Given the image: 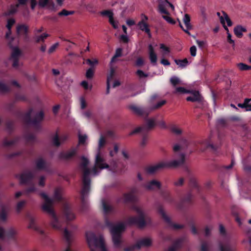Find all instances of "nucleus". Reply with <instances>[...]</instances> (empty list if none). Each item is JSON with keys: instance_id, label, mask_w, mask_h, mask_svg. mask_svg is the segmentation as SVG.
<instances>
[{"instance_id": "f257e3e1", "label": "nucleus", "mask_w": 251, "mask_h": 251, "mask_svg": "<svg viewBox=\"0 0 251 251\" xmlns=\"http://www.w3.org/2000/svg\"><path fill=\"white\" fill-rule=\"evenodd\" d=\"M81 166L83 169L82 186L80 191L81 209L82 211L85 210L88 206L87 197L90 191L91 179L89 176L91 173L90 170L87 167L89 160L82 156L81 158Z\"/></svg>"}, {"instance_id": "f03ea898", "label": "nucleus", "mask_w": 251, "mask_h": 251, "mask_svg": "<svg viewBox=\"0 0 251 251\" xmlns=\"http://www.w3.org/2000/svg\"><path fill=\"white\" fill-rule=\"evenodd\" d=\"M40 196L44 199L45 202L42 205V209L47 212L50 216V223L52 227L57 230H60L61 228V225L59 222L56 214L52 208L53 200L49 198L45 193H41Z\"/></svg>"}, {"instance_id": "7ed1b4c3", "label": "nucleus", "mask_w": 251, "mask_h": 251, "mask_svg": "<svg viewBox=\"0 0 251 251\" xmlns=\"http://www.w3.org/2000/svg\"><path fill=\"white\" fill-rule=\"evenodd\" d=\"M105 225L110 228L114 246L117 248H120L122 243L121 239L122 233L126 228L124 224L120 223L117 225H114L111 222L106 218L105 220Z\"/></svg>"}, {"instance_id": "20e7f679", "label": "nucleus", "mask_w": 251, "mask_h": 251, "mask_svg": "<svg viewBox=\"0 0 251 251\" xmlns=\"http://www.w3.org/2000/svg\"><path fill=\"white\" fill-rule=\"evenodd\" d=\"M185 161V155L180 154V158L179 160H174L170 161L161 162L158 164L147 167L145 169L146 172L150 175H152L159 170L164 168H176L182 165Z\"/></svg>"}, {"instance_id": "39448f33", "label": "nucleus", "mask_w": 251, "mask_h": 251, "mask_svg": "<svg viewBox=\"0 0 251 251\" xmlns=\"http://www.w3.org/2000/svg\"><path fill=\"white\" fill-rule=\"evenodd\" d=\"M134 210L138 214V216H131L127 219L126 223L127 226H136L139 228L145 227L147 223L151 222V219L147 216L143 211L139 207L134 206Z\"/></svg>"}, {"instance_id": "423d86ee", "label": "nucleus", "mask_w": 251, "mask_h": 251, "mask_svg": "<svg viewBox=\"0 0 251 251\" xmlns=\"http://www.w3.org/2000/svg\"><path fill=\"white\" fill-rule=\"evenodd\" d=\"M32 111L33 109L30 108L25 114L23 117L24 121L27 125L32 126L36 131H40L42 129L41 123L45 117L44 113L41 110L36 113L33 118H31Z\"/></svg>"}, {"instance_id": "0eeeda50", "label": "nucleus", "mask_w": 251, "mask_h": 251, "mask_svg": "<svg viewBox=\"0 0 251 251\" xmlns=\"http://www.w3.org/2000/svg\"><path fill=\"white\" fill-rule=\"evenodd\" d=\"M16 177L20 179L21 184H28L31 185L30 187L26 189V194L35 192L36 190V188L32 182V180L35 177V175L32 172L30 171H25L21 174L17 175Z\"/></svg>"}, {"instance_id": "6e6552de", "label": "nucleus", "mask_w": 251, "mask_h": 251, "mask_svg": "<svg viewBox=\"0 0 251 251\" xmlns=\"http://www.w3.org/2000/svg\"><path fill=\"white\" fill-rule=\"evenodd\" d=\"M86 237L88 246L90 248L94 246L100 249L101 251H107L103 237L101 236L98 237L94 233L87 231L86 232Z\"/></svg>"}, {"instance_id": "1a4fd4ad", "label": "nucleus", "mask_w": 251, "mask_h": 251, "mask_svg": "<svg viewBox=\"0 0 251 251\" xmlns=\"http://www.w3.org/2000/svg\"><path fill=\"white\" fill-rule=\"evenodd\" d=\"M77 152L78 149L77 148L72 147L69 150L60 152L58 157L60 160L67 162L70 161L76 156Z\"/></svg>"}, {"instance_id": "9d476101", "label": "nucleus", "mask_w": 251, "mask_h": 251, "mask_svg": "<svg viewBox=\"0 0 251 251\" xmlns=\"http://www.w3.org/2000/svg\"><path fill=\"white\" fill-rule=\"evenodd\" d=\"M193 144L197 148H199V145H201L202 147L200 148V150L202 151L206 149H210L213 151H216L219 148V146L217 145H214L211 143L210 138L204 141H201L198 143L193 142Z\"/></svg>"}, {"instance_id": "9b49d317", "label": "nucleus", "mask_w": 251, "mask_h": 251, "mask_svg": "<svg viewBox=\"0 0 251 251\" xmlns=\"http://www.w3.org/2000/svg\"><path fill=\"white\" fill-rule=\"evenodd\" d=\"M155 124L153 120H148L146 125L143 126L141 127H138L134 130L130 132L129 135H132L135 133L139 132L141 133H148L150 130L154 126Z\"/></svg>"}, {"instance_id": "f8f14e48", "label": "nucleus", "mask_w": 251, "mask_h": 251, "mask_svg": "<svg viewBox=\"0 0 251 251\" xmlns=\"http://www.w3.org/2000/svg\"><path fill=\"white\" fill-rule=\"evenodd\" d=\"M62 212L64 217L67 221H71L75 219V215L72 207L67 203L63 204Z\"/></svg>"}, {"instance_id": "ddd939ff", "label": "nucleus", "mask_w": 251, "mask_h": 251, "mask_svg": "<svg viewBox=\"0 0 251 251\" xmlns=\"http://www.w3.org/2000/svg\"><path fill=\"white\" fill-rule=\"evenodd\" d=\"M158 211L159 213L162 216V217L164 221L169 225V226L175 229H178L182 228L184 227L183 225H179L177 224H174L168 217L165 212H164L163 208L161 206H159L158 208Z\"/></svg>"}, {"instance_id": "4468645a", "label": "nucleus", "mask_w": 251, "mask_h": 251, "mask_svg": "<svg viewBox=\"0 0 251 251\" xmlns=\"http://www.w3.org/2000/svg\"><path fill=\"white\" fill-rule=\"evenodd\" d=\"M29 27L25 24L18 25L16 27V32L19 36H22L25 41H28Z\"/></svg>"}, {"instance_id": "2eb2a0df", "label": "nucleus", "mask_w": 251, "mask_h": 251, "mask_svg": "<svg viewBox=\"0 0 251 251\" xmlns=\"http://www.w3.org/2000/svg\"><path fill=\"white\" fill-rule=\"evenodd\" d=\"M22 54L21 50L18 47H14L11 54L10 59L12 60V66L17 68L19 66V57Z\"/></svg>"}, {"instance_id": "dca6fc26", "label": "nucleus", "mask_w": 251, "mask_h": 251, "mask_svg": "<svg viewBox=\"0 0 251 251\" xmlns=\"http://www.w3.org/2000/svg\"><path fill=\"white\" fill-rule=\"evenodd\" d=\"M95 165L100 169L109 168V165L105 162L104 159L101 156L100 151H98L96 156Z\"/></svg>"}, {"instance_id": "f3484780", "label": "nucleus", "mask_w": 251, "mask_h": 251, "mask_svg": "<svg viewBox=\"0 0 251 251\" xmlns=\"http://www.w3.org/2000/svg\"><path fill=\"white\" fill-rule=\"evenodd\" d=\"M183 242V238H178L173 242L172 245L166 251H177L182 248Z\"/></svg>"}, {"instance_id": "a211bd4d", "label": "nucleus", "mask_w": 251, "mask_h": 251, "mask_svg": "<svg viewBox=\"0 0 251 251\" xmlns=\"http://www.w3.org/2000/svg\"><path fill=\"white\" fill-rule=\"evenodd\" d=\"M219 247L220 251H236L235 246L228 240L224 243L220 242Z\"/></svg>"}, {"instance_id": "6ab92c4d", "label": "nucleus", "mask_w": 251, "mask_h": 251, "mask_svg": "<svg viewBox=\"0 0 251 251\" xmlns=\"http://www.w3.org/2000/svg\"><path fill=\"white\" fill-rule=\"evenodd\" d=\"M222 13L223 14V16L220 17V20L221 24L223 25L225 29L228 32V29L226 25V22L227 23V25L228 26H231L232 25V22L230 19L228 15L224 11H222Z\"/></svg>"}, {"instance_id": "aec40b11", "label": "nucleus", "mask_w": 251, "mask_h": 251, "mask_svg": "<svg viewBox=\"0 0 251 251\" xmlns=\"http://www.w3.org/2000/svg\"><path fill=\"white\" fill-rule=\"evenodd\" d=\"M151 240L149 238H143L138 241L135 244V246L137 249H140L142 247H149L151 245Z\"/></svg>"}, {"instance_id": "412c9836", "label": "nucleus", "mask_w": 251, "mask_h": 251, "mask_svg": "<svg viewBox=\"0 0 251 251\" xmlns=\"http://www.w3.org/2000/svg\"><path fill=\"white\" fill-rule=\"evenodd\" d=\"M135 193V190H132L131 192L125 194L123 196L124 202L125 203L136 202L137 198L134 194Z\"/></svg>"}, {"instance_id": "4be33fe9", "label": "nucleus", "mask_w": 251, "mask_h": 251, "mask_svg": "<svg viewBox=\"0 0 251 251\" xmlns=\"http://www.w3.org/2000/svg\"><path fill=\"white\" fill-rule=\"evenodd\" d=\"M35 166L36 169L37 170H47V164L46 161L42 157L37 158L35 160Z\"/></svg>"}, {"instance_id": "5701e85b", "label": "nucleus", "mask_w": 251, "mask_h": 251, "mask_svg": "<svg viewBox=\"0 0 251 251\" xmlns=\"http://www.w3.org/2000/svg\"><path fill=\"white\" fill-rule=\"evenodd\" d=\"M148 50H149V58L150 59L151 62L153 65H156L157 62V55L154 51V48L153 46L150 44L148 46Z\"/></svg>"}, {"instance_id": "b1692460", "label": "nucleus", "mask_w": 251, "mask_h": 251, "mask_svg": "<svg viewBox=\"0 0 251 251\" xmlns=\"http://www.w3.org/2000/svg\"><path fill=\"white\" fill-rule=\"evenodd\" d=\"M26 218L29 221L28 228L33 229L39 231L42 234H44V232L42 230H39L35 224V218L30 214L26 215Z\"/></svg>"}, {"instance_id": "393cba45", "label": "nucleus", "mask_w": 251, "mask_h": 251, "mask_svg": "<svg viewBox=\"0 0 251 251\" xmlns=\"http://www.w3.org/2000/svg\"><path fill=\"white\" fill-rule=\"evenodd\" d=\"M138 26L139 27V28L141 30L144 31L146 32L149 38H151V33L150 29L149 27L148 24L144 21L143 19H142L138 23Z\"/></svg>"}, {"instance_id": "a878e982", "label": "nucleus", "mask_w": 251, "mask_h": 251, "mask_svg": "<svg viewBox=\"0 0 251 251\" xmlns=\"http://www.w3.org/2000/svg\"><path fill=\"white\" fill-rule=\"evenodd\" d=\"M192 96L186 98L187 101L198 102H201L202 101V97L198 91L192 92Z\"/></svg>"}, {"instance_id": "bb28decb", "label": "nucleus", "mask_w": 251, "mask_h": 251, "mask_svg": "<svg viewBox=\"0 0 251 251\" xmlns=\"http://www.w3.org/2000/svg\"><path fill=\"white\" fill-rule=\"evenodd\" d=\"M145 187L148 190H153L155 188L160 189L161 183L156 180H152L145 185Z\"/></svg>"}, {"instance_id": "cd10ccee", "label": "nucleus", "mask_w": 251, "mask_h": 251, "mask_svg": "<svg viewBox=\"0 0 251 251\" xmlns=\"http://www.w3.org/2000/svg\"><path fill=\"white\" fill-rule=\"evenodd\" d=\"M193 196L191 192L188 193L181 199V202L183 205H191L193 203Z\"/></svg>"}, {"instance_id": "c85d7f7f", "label": "nucleus", "mask_w": 251, "mask_h": 251, "mask_svg": "<svg viewBox=\"0 0 251 251\" xmlns=\"http://www.w3.org/2000/svg\"><path fill=\"white\" fill-rule=\"evenodd\" d=\"M246 28L241 25H238L234 28V33L238 38H241L243 36V32H246Z\"/></svg>"}, {"instance_id": "c756f323", "label": "nucleus", "mask_w": 251, "mask_h": 251, "mask_svg": "<svg viewBox=\"0 0 251 251\" xmlns=\"http://www.w3.org/2000/svg\"><path fill=\"white\" fill-rule=\"evenodd\" d=\"M19 4H16L15 5H11L9 10L4 13L5 16H10L14 15L18 11V9L19 7Z\"/></svg>"}, {"instance_id": "7c9ffc66", "label": "nucleus", "mask_w": 251, "mask_h": 251, "mask_svg": "<svg viewBox=\"0 0 251 251\" xmlns=\"http://www.w3.org/2000/svg\"><path fill=\"white\" fill-rule=\"evenodd\" d=\"M20 140L19 137H16L13 139L8 141L5 138L3 141V146L4 147H8L15 145Z\"/></svg>"}, {"instance_id": "2f4dec72", "label": "nucleus", "mask_w": 251, "mask_h": 251, "mask_svg": "<svg viewBox=\"0 0 251 251\" xmlns=\"http://www.w3.org/2000/svg\"><path fill=\"white\" fill-rule=\"evenodd\" d=\"M189 185L191 188L196 189L199 193H200V188L198 186L197 181L195 178L193 177L190 178Z\"/></svg>"}, {"instance_id": "473e14b6", "label": "nucleus", "mask_w": 251, "mask_h": 251, "mask_svg": "<svg viewBox=\"0 0 251 251\" xmlns=\"http://www.w3.org/2000/svg\"><path fill=\"white\" fill-rule=\"evenodd\" d=\"M49 36V34L44 33L40 35H36L34 36V38L35 39V42L37 43H39L40 42L44 43L45 42V39Z\"/></svg>"}, {"instance_id": "72a5a7b5", "label": "nucleus", "mask_w": 251, "mask_h": 251, "mask_svg": "<svg viewBox=\"0 0 251 251\" xmlns=\"http://www.w3.org/2000/svg\"><path fill=\"white\" fill-rule=\"evenodd\" d=\"M53 198L54 200L61 201L63 200L62 196V190L60 188H56L54 191Z\"/></svg>"}, {"instance_id": "f704fd0d", "label": "nucleus", "mask_w": 251, "mask_h": 251, "mask_svg": "<svg viewBox=\"0 0 251 251\" xmlns=\"http://www.w3.org/2000/svg\"><path fill=\"white\" fill-rule=\"evenodd\" d=\"M129 108L137 115L141 116L144 114V111L142 108L135 105H131L129 106Z\"/></svg>"}, {"instance_id": "c9c22d12", "label": "nucleus", "mask_w": 251, "mask_h": 251, "mask_svg": "<svg viewBox=\"0 0 251 251\" xmlns=\"http://www.w3.org/2000/svg\"><path fill=\"white\" fill-rule=\"evenodd\" d=\"M183 22L188 29H191L192 26L190 24V16L188 14H185L183 18Z\"/></svg>"}, {"instance_id": "e433bc0d", "label": "nucleus", "mask_w": 251, "mask_h": 251, "mask_svg": "<svg viewBox=\"0 0 251 251\" xmlns=\"http://www.w3.org/2000/svg\"><path fill=\"white\" fill-rule=\"evenodd\" d=\"M7 219V211L4 205H2L0 211V221L5 222Z\"/></svg>"}, {"instance_id": "4c0bfd02", "label": "nucleus", "mask_w": 251, "mask_h": 251, "mask_svg": "<svg viewBox=\"0 0 251 251\" xmlns=\"http://www.w3.org/2000/svg\"><path fill=\"white\" fill-rule=\"evenodd\" d=\"M6 130L9 133H12L14 129V122L12 120H8L5 123Z\"/></svg>"}, {"instance_id": "58836bf2", "label": "nucleus", "mask_w": 251, "mask_h": 251, "mask_svg": "<svg viewBox=\"0 0 251 251\" xmlns=\"http://www.w3.org/2000/svg\"><path fill=\"white\" fill-rule=\"evenodd\" d=\"M175 63L182 68L185 67L188 64V61L187 58H184L183 60L176 59Z\"/></svg>"}, {"instance_id": "ea45409f", "label": "nucleus", "mask_w": 251, "mask_h": 251, "mask_svg": "<svg viewBox=\"0 0 251 251\" xmlns=\"http://www.w3.org/2000/svg\"><path fill=\"white\" fill-rule=\"evenodd\" d=\"M165 6L166 5L163 2H160L158 5L159 11L161 14L168 15L169 13L165 8Z\"/></svg>"}, {"instance_id": "a19ab883", "label": "nucleus", "mask_w": 251, "mask_h": 251, "mask_svg": "<svg viewBox=\"0 0 251 251\" xmlns=\"http://www.w3.org/2000/svg\"><path fill=\"white\" fill-rule=\"evenodd\" d=\"M237 67L240 71H247L251 70V66L247 65L243 63L237 64Z\"/></svg>"}, {"instance_id": "79ce46f5", "label": "nucleus", "mask_w": 251, "mask_h": 251, "mask_svg": "<svg viewBox=\"0 0 251 251\" xmlns=\"http://www.w3.org/2000/svg\"><path fill=\"white\" fill-rule=\"evenodd\" d=\"M74 13V11H68L65 9H63L60 12H58V15L60 17L67 16L70 15H73Z\"/></svg>"}, {"instance_id": "37998d69", "label": "nucleus", "mask_w": 251, "mask_h": 251, "mask_svg": "<svg viewBox=\"0 0 251 251\" xmlns=\"http://www.w3.org/2000/svg\"><path fill=\"white\" fill-rule=\"evenodd\" d=\"M24 137L27 143H32L35 139V135L32 133L25 134Z\"/></svg>"}, {"instance_id": "c03bdc74", "label": "nucleus", "mask_w": 251, "mask_h": 251, "mask_svg": "<svg viewBox=\"0 0 251 251\" xmlns=\"http://www.w3.org/2000/svg\"><path fill=\"white\" fill-rule=\"evenodd\" d=\"M102 207L103 211L105 214H107L113 210L112 207L107 204L104 201H102Z\"/></svg>"}, {"instance_id": "a18cd8bd", "label": "nucleus", "mask_w": 251, "mask_h": 251, "mask_svg": "<svg viewBox=\"0 0 251 251\" xmlns=\"http://www.w3.org/2000/svg\"><path fill=\"white\" fill-rule=\"evenodd\" d=\"M162 196L164 200L169 203H173L174 202V200L172 198L170 194L168 192H164L162 194Z\"/></svg>"}, {"instance_id": "49530a36", "label": "nucleus", "mask_w": 251, "mask_h": 251, "mask_svg": "<svg viewBox=\"0 0 251 251\" xmlns=\"http://www.w3.org/2000/svg\"><path fill=\"white\" fill-rule=\"evenodd\" d=\"M95 68H90L86 72L85 76L87 79H92L94 75Z\"/></svg>"}, {"instance_id": "de8ad7c7", "label": "nucleus", "mask_w": 251, "mask_h": 251, "mask_svg": "<svg viewBox=\"0 0 251 251\" xmlns=\"http://www.w3.org/2000/svg\"><path fill=\"white\" fill-rule=\"evenodd\" d=\"M5 233L8 239H14L16 234V231L14 229L10 228Z\"/></svg>"}, {"instance_id": "09e8293b", "label": "nucleus", "mask_w": 251, "mask_h": 251, "mask_svg": "<svg viewBox=\"0 0 251 251\" xmlns=\"http://www.w3.org/2000/svg\"><path fill=\"white\" fill-rule=\"evenodd\" d=\"M141 133L143 135V137H142V139L140 145L142 147H144L146 145V144L148 142V134H147L148 133L144 132V133Z\"/></svg>"}, {"instance_id": "8fccbe9b", "label": "nucleus", "mask_w": 251, "mask_h": 251, "mask_svg": "<svg viewBox=\"0 0 251 251\" xmlns=\"http://www.w3.org/2000/svg\"><path fill=\"white\" fill-rule=\"evenodd\" d=\"M0 91L2 92H9L10 89L6 84L0 82Z\"/></svg>"}, {"instance_id": "3c124183", "label": "nucleus", "mask_w": 251, "mask_h": 251, "mask_svg": "<svg viewBox=\"0 0 251 251\" xmlns=\"http://www.w3.org/2000/svg\"><path fill=\"white\" fill-rule=\"evenodd\" d=\"M86 10L92 13H96V9L94 5L92 3H88L85 5Z\"/></svg>"}, {"instance_id": "603ef678", "label": "nucleus", "mask_w": 251, "mask_h": 251, "mask_svg": "<svg viewBox=\"0 0 251 251\" xmlns=\"http://www.w3.org/2000/svg\"><path fill=\"white\" fill-rule=\"evenodd\" d=\"M25 203H26L25 201H21L17 203V206H16V210H17V212H18V213L20 212L21 210L24 207V206H25Z\"/></svg>"}, {"instance_id": "864d4df0", "label": "nucleus", "mask_w": 251, "mask_h": 251, "mask_svg": "<svg viewBox=\"0 0 251 251\" xmlns=\"http://www.w3.org/2000/svg\"><path fill=\"white\" fill-rule=\"evenodd\" d=\"M100 14L103 16H107L109 19L113 16V13L109 10H103L100 12Z\"/></svg>"}, {"instance_id": "5fc2aeb1", "label": "nucleus", "mask_w": 251, "mask_h": 251, "mask_svg": "<svg viewBox=\"0 0 251 251\" xmlns=\"http://www.w3.org/2000/svg\"><path fill=\"white\" fill-rule=\"evenodd\" d=\"M171 130L176 135H180L182 133V130L175 125L171 126Z\"/></svg>"}, {"instance_id": "6e6d98bb", "label": "nucleus", "mask_w": 251, "mask_h": 251, "mask_svg": "<svg viewBox=\"0 0 251 251\" xmlns=\"http://www.w3.org/2000/svg\"><path fill=\"white\" fill-rule=\"evenodd\" d=\"M176 92L180 93V94H187V93H189L190 92L189 90L186 89L184 87H178L176 88Z\"/></svg>"}, {"instance_id": "4d7b16f0", "label": "nucleus", "mask_w": 251, "mask_h": 251, "mask_svg": "<svg viewBox=\"0 0 251 251\" xmlns=\"http://www.w3.org/2000/svg\"><path fill=\"white\" fill-rule=\"evenodd\" d=\"M166 100H162L160 101H159L157 102L155 105L153 106L151 108L152 110L157 109L159 108L160 107H162L163 105H164L166 103Z\"/></svg>"}, {"instance_id": "13d9d810", "label": "nucleus", "mask_w": 251, "mask_h": 251, "mask_svg": "<svg viewBox=\"0 0 251 251\" xmlns=\"http://www.w3.org/2000/svg\"><path fill=\"white\" fill-rule=\"evenodd\" d=\"M135 74L140 78L147 77L148 76V75L147 74L145 73L141 70H138L136 72Z\"/></svg>"}, {"instance_id": "bf43d9fd", "label": "nucleus", "mask_w": 251, "mask_h": 251, "mask_svg": "<svg viewBox=\"0 0 251 251\" xmlns=\"http://www.w3.org/2000/svg\"><path fill=\"white\" fill-rule=\"evenodd\" d=\"M15 99L16 101L17 100H22V101H26V97L19 93L16 94L15 95Z\"/></svg>"}, {"instance_id": "052dcab7", "label": "nucleus", "mask_w": 251, "mask_h": 251, "mask_svg": "<svg viewBox=\"0 0 251 251\" xmlns=\"http://www.w3.org/2000/svg\"><path fill=\"white\" fill-rule=\"evenodd\" d=\"M85 61L87 64L91 66L90 68H94V66L98 63V61L96 59L91 60L90 59H87Z\"/></svg>"}, {"instance_id": "680f3d73", "label": "nucleus", "mask_w": 251, "mask_h": 251, "mask_svg": "<svg viewBox=\"0 0 251 251\" xmlns=\"http://www.w3.org/2000/svg\"><path fill=\"white\" fill-rule=\"evenodd\" d=\"M52 142L53 145L56 147H59L60 145L59 136L57 133L52 139Z\"/></svg>"}, {"instance_id": "e2e57ef3", "label": "nucleus", "mask_w": 251, "mask_h": 251, "mask_svg": "<svg viewBox=\"0 0 251 251\" xmlns=\"http://www.w3.org/2000/svg\"><path fill=\"white\" fill-rule=\"evenodd\" d=\"M115 71L113 69H111L110 70V74L107 76V80L106 82L110 83V81H111L113 78V76L114 75Z\"/></svg>"}, {"instance_id": "0e129e2a", "label": "nucleus", "mask_w": 251, "mask_h": 251, "mask_svg": "<svg viewBox=\"0 0 251 251\" xmlns=\"http://www.w3.org/2000/svg\"><path fill=\"white\" fill-rule=\"evenodd\" d=\"M170 82L173 86H175L180 83V80L177 77L173 76L171 78Z\"/></svg>"}, {"instance_id": "69168bd1", "label": "nucleus", "mask_w": 251, "mask_h": 251, "mask_svg": "<svg viewBox=\"0 0 251 251\" xmlns=\"http://www.w3.org/2000/svg\"><path fill=\"white\" fill-rule=\"evenodd\" d=\"M201 14L203 20L205 21L207 19L206 9L204 7H201L200 9Z\"/></svg>"}, {"instance_id": "338daca9", "label": "nucleus", "mask_w": 251, "mask_h": 251, "mask_svg": "<svg viewBox=\"0 0 251 251\" xmlns=\"http://www.w3.org/2000/svg\"><path fill=\"white\" fill-rule=\"evenodd\" d=\"M162 18L165 20L168 23L172 24L175 25L176 24V21L172 19L171 17L166 16V15H163Z\"/></svg>"}, {"instance_id": "774afa93", "label": "nucleus", "mask_w": 251, "mask_h": 251, "mask_svg": "<svg viewBox=\"0 0 251 251\" xmlns=\"http://www.w3.org/2000/svg\"><path fill=\"white\" fill-rule=\"evenodd\" d=\"M50 0H39L38 5L40 7L44 8L47 6Z\"/></svg>"}]
</instances>
